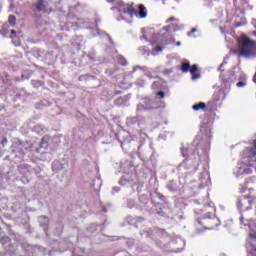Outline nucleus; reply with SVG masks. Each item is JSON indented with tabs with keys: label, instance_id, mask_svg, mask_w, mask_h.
<instances>
[{
	"label": "nucleus",
	"instance_id": "1",
	"mask_svg": "<svg viewBox=\"0 0 256 256\" xmlns=\"http://www.w3.org/2000/svg\"><path fill=\"white\" fill-rule=\"evenodd\" d=\"M213 122H203L200 126V133L192 143L189 150L181 149V153L185 159L178 167L177 170L183 175L195 173L199 169L201 161H207V151L203 149V143H209L213 133Z\"/></svg>",
	"mask_w": 256,
	"mask_h": 256
},
{
	"label": "nucleus",
	"instance_id": "2",
	"mask_svg": "<svg viewBox=\"0 0 256 256\" xmlns=\"http://www.w3.org/2000/svg\"><path fill=\"white\" fill-rule=\"evenodd\" d=\"M242 157L248 159V163H240L235 172L236 177H241V175H251L253 169L256 170V140H254L253 148H246Z\"/></svg>",
	"mask_w": 256,
	"mask_h": 256
},
{
	"label": "nucleus",
	"instance_id": "3",
	"mask_svg": "<svg viewBox=\"0 0 256 256\" xmlns=\"http://www.w3.org/2000/svg\"><path fill=\"white\" fill-rule=\"evenodd\" d=\"M118 13H120L121 19H127V16L131 18L139 16V19H145L147 17V8L145 5L140 4L138 6V12L130 6L129 4H125L123 2L118 3Z\"/></svg>",
	"mask_w": 256,
	"mask_h": 256
},
{
	"label": "nucleus",
	"instance_id": "4",
	"mask_svg": "<svg viewBox=\"0 0 256 256\" xmlns=\"http://www.w3.org/2000/svg\"><path fill=\"white\" fill-rule=\"evenodd\" d=\"M239 55L249 59L250 57H256V42L248 37H241L238 39Z\"/></svg>",
	"mask_w": 256,
	"mask_h": 256
},
{
	"label": "nucleus",
	"instance_id": "5",
	"mask_svg": "<svg viewBox=\"0 0 256 256\" xmlns=\"http://www.w3.org/2000/svg\"><path fill=\"white\" fill-rule=\"evenodd\" d=\"M27 149H29V144L21 142V140H17L11 146V151L14 154V157H18V159H22Z\"/></svg>",
	"mask_w": 256,
	"mask_h": 256
},
{
	"label": "nucleus",
	"instance_id": "6",
	"mask_svg": "<svg viewBox=\"0 0 256 256\" xmlns=\"http://www.w3.org/2000/svg\"><path fill=\"white\" fill-rule=\"evenodd\" d=\"M153 109H159V105L155 102V99L143 98L137 105L136 111H151Z\"/></svg>",
	"mask_w": 256,
	"mask_h": 256
},
{
	"label": "nucleus",
	"instance_id": "7",
	"mask_svg": "<svg viewBox=\"0 0 256 256\" xmlns=\"http://www.w3.org/2000/svg\"><path fill=\"white\" fill-rule=\"evenodd\" d=\"M145 124V118L142 116H130L126 119V125L127 127H133L134 125H138V127H141V125Z\"/></svg>",
	"mask_w": 256,
	"mask_h": 256
},
{
	"label": "nucleus",
	"instance_id": "8",
	"mask_svg": "<svg viewBox=\"0 0 256 256\" xmlns=\"http://www.w3.org/2000/svg\"><path fill=\"white\" fill-rule=\"evenodd\" d=\"M211 185V177L209 176V172L204 170L199 175V188L203 189V187H209Z\"/></svg>",
	"mask_w": 256,
	"mask_h": 256
},
{
	"label": "nucleus",
	"instance_id": "9",
	"mask_svg": "<svg viewBox=\"0 0 256 256\" xmlns=\"http://www.w3.org/2000/svg\"><path fill=\"white\" fill-rule=\"evenodd\" d=\"M205 208L210 210L203 215L202 219H212L216 211L215 204H213V202H210L205 205Z\"/></svg>",
	"mask_w": 256,
	"mask_h": 256
},
{
	"label": "nucleus",
	"instance_id": "10",
	"mask_svg": "<svg viewBox=\"0 0 256 256\" xmlns=\"http://www.w3.org/2000/svg\"><path fill=\"white\" fill-rule=\"evenodd\" d=\"M251 205V200H249V198L247 196H241L240 198H238L237 200V208L239 209V211H241V209H243V205Z\"/></svg>",
	"mask_w": 256,
	"mask_h": 256
},
{
	"label": "nucleus",
	"instance_id": "11",
	"mask_svg": "<svg viewBox=\"0 0 256 256\" xmlns=\"http://www.w3.org/2000/svg\"><path fill=\"white\" fill-rule=\"evenodd\" d=\"M127 222L129 223V225H134V227H138L139 223H143V218L129 216L127 218Z\"/></svg>",
	"mask_w": 256,
	"mask_h": 256
},
{
	"label": "nucleus",
	"instance_id": "12",
	"mask_svg": "<svg viewBox=\"0 0 256 256\" xmlns=\"http://www.w3.org/2000/svg\"><path fill=\"white\" fill-rule=\"evenodd\" d=\"M248 256H256V246L253 243L248 242L246 244Z\"/></svg>",
	"mask_w": 256,
	"mask_h": 256
},
{
	"label": "nucleus",
	"instance_id": "13",
	"mask_svg": "<svg viewBox=\"0 0 256 256\" xmlns=\"http://www.w3.org/2000/svg\"><path fill=\"white\" fill-rule=\"evenodd\" d=\"M38 221L40 223V226L44 227V231H45V229H47V225H49V218H47L45 216H40L38 218Z\"/></svg>",
	"mask_w": 256,
	"mask_h": 256
},
{
	"label": "nucleus",
	"instance_id": "14",
	"mask_svg": "<svg viewBox=\"0 0 256 256\" xmlns=\"http://www.w3.org/2000/svg\"><path fill=\"white\" fill-rule=\"evenodd\" d=\"M102 181L101 178H95L92 182V187L95 191H99L101 189Z\"/></svg>",
	"mask_w": 256,
	"mask_h": 256
},
{
	"label": "nucleus",
	"instance_id": "15",
	"mask_svg": "<svg viewBox=\"0 0 256 256\" xmlns=\"http://www.w3.org/2000/svg\"><path fill=\"white\" fill-rule=\"evenodd\" d=\"M167 189L169 191H171V193H175V191H177L178 187H177V182L175 181H169L167 184Z\"/></svg>",
	"mask_w": 256,
	"mask_h": 256
},
{
	"label": "nucleus",
	"instance_id": "16",
	"mask_svg": "<svg viewBox=\"0 0 256 256\" xmlns=\"http://www.w3.org/2000/svg\"><path fill=\"white\" fill-rule=\"evenodd\" d=\"M189 69H191V64L189 63V61L183 62L181 64L182 73H189Z\"/></svg>",
	"mask_w": 256,
	"mask_h": 256
},
{
	"label": "nucleus",
	"instance_id": "17",
	"mask_svg": "<svg viewBox=\"0 0 256 256\" xmlns=\"http://www.w3.org/2000/svg\"><path fill=\"white\" fill-rule=\"evenodd\" d=\"M35 9L38 12H45V4H43V0H38V2L35 4Z\"/></svg>",
	"mask_w": 256,
	"mask_h": 256
},
{
	"label": "nucleus",
	"instance_id": "18",
	"mask_svg": "<svg viewBox=\"0 0 256 256\" xmlns=\"http://www.w3.org/2000/svg\"><path fill=\"white\" fill-rule=\"evenodd\" d=\"M135 71H142V73H145L147 71V67H145V66L141 67L139 65L134 66L133 70H132V72L130 74V77H133V73H135Z\"/></svg>",
	"mask_w": 256,
	"mask_h": 256
},
{
	"label": "nucleus",
	"instance_id": "19",
	"mask_svg": "<svg viewBox=\"0 0 256 256\" xmlns=\"http://www.w3.org/2000/svg\"><path fill=\"white\" fill-rule=\"evenodd\" d=\"M205 107H207V105L205 104V102H200V103H198V104L193 105V106H192V109H193L194 111H199V110H201V109H205Z\"/></svg>",
	"mask_w": 256,
	"mask_h": 256
},
{
	"label": "nucleus",
	"instance_id": "20",
	"mask_svg": "<svg viewBox=\"0 0 256 256\" xmlns=\"http://www.w3.org/2000/svg\"><path fill=\"white\" fill-rule=\"evenodd\" d=\"M152 199H160V201H165V197L163 196V194L158 192H154L152 194Z\"/></svg>",
	"mask_w": 256,
	"mask_h": 256
},
{
	"label": "nucleus",
	"instance_id": "21",
	"mask_svg": "<svg viewBox=\"0 0 256 256\" xmlns=\"http://www.w3.org/2000/svg\"><path fill=\"white\" fill-rule=\"evenodd\" d=\"M161 51H163L162 46H156V47L152 50V55H157V53H161Z\"/></svg>",
	"mask_w": 256,
	"mask_h": 256
},
{
	"label": "nucleus",
	"instance_id": "22",
	"mask_svg": "<svg viewBox=\"0 0 256 256\" xmlns=\"http://www.w3.org/2000/svg\"><path fill=\"white\" fill-rule=\"evenodd\" d=\"M199 70V66H197L196 64L190 66L189 72L191 73V75L193 73H197V71Z\"/></svg>",
	"mask_w": 256,
	"mask_h": 256
},
{
	"label": "nucleus",
	"instance_id": "23",
	"mask_svg": "<svg viewBox=\"0 0 256 256\" xmlns=\"http://www.w3.org/2000/svg\"><path fill=\"white\" fill-rule=\"evenodd\" d=\"M34 131H36V133H43L45 131V128L41 127V125H36L34 126Z\"/></svg>",
	"mask_w": 256,
	"mask_h": 256
},
{
	"label": "nucleus",
	"instance_id": "24",
	"mask_svg": "<svg viewBox=\"0 0 256 256\" xmlns=\"http://www.w3.org/2000/svg\"><path fill=\"white\" fill-rule=\"evenodd\" d=\"M139 201H141V203H143L144 205H147L149 203V199H147V196L145 195L140 196Z\"/></svg>",
	"mask_w": 256,
	"mask_h": 256
},
{
	"label": "nucleus",
	"instance_id": "25",
	"mask_svg": "<svg viewBox=\"0 0 256 256\" xmlns=\"http://www.w3.org/2000/svg\"><path fill=\"white\" fill-rule=\"evenodd\" d=\"M127 207H128V209H133V207H135V200H133V199H128V201H127Z\"/></svg>",
	"mask_w": 256,
	"mask_h": 256
},
{
	"label": "nucleus",
	"instance_id": "26",
	"mask_svg": "<svg viewBox=\"0 0 256 256\" xmlns=\"http://www.w3.org/2000/svg\"><path fill=\"white\" fill-rule=\"evenodd\" d=\"M88 231H89V233H95V231H97V224H91L88 227Z\"/></svg>",
	"mask_w": 256,
	"mask_h": 256
},
{
	"label": "nucleus",
	"instance_id": "27",
	"mask_svg": "<svg viewBox=\"0 0 256 256\" xmlns=\"http://www.w3.org/2000/svg\"><path fill=\"white\" fill-rule=\"evenodd\" d=\"M130 181L129 179L125 178V177H122L119 181V184L120 185H129Z\"/></svg>",
	"mask_w": 256,
	"mask_h": 256
},
{
	"label": "nucleus",
	"instance_id": "28",
	"mask_svg": "<svg viewBox=\"0 0 256 256\" xmlns=\"http://www.w3.org/2000/svg\"><path fill=\"white\" fill-rule=\"evenodd\" d=\"M118 63H120V65H127V60L123 56H119Z\"/></svg>",
	"mask_w": 256,
	"mask_h": 256
},
{
	"label": "nucleus",
	"instance_id": "29",
	"mask_svg": "<svg viewBox=\"0 0 256 256\" xmlns=\"http://www.w3.org/2000/svg\"><path fill=\"white\" fill-rule=\"evenodd\" d=\"M16 21H17V19L15 18V16H9L8 22L10 25H12V26L15 25Z\"/></svg>",
	"mask_w": 256,
	"mask_h": 256
},
{
	"label": "nucleus",
	"instance_id": "30",
	"mask_svg": "<svg viewBox=\"0 0 256 256\" xmlns=\"http://www.w3.org/2000/svg\"><path fill=\"white\" fill-rule=\"evenodd\" d=\"M156 97H157L158 99H165V92H163V91L157 92V93H156Z\"/></svg>",
	"mask_w": 256,
	"mask_h": 256
},
{
	"label": "nucleus",
	"instance_id": "31",
	"mask_svg": "<svg viewBox=\"0 0 256 256\" xmlns=\"http://www.w3.org/2000/svg\"><path fill=\"white\" fill-rule=\"evenodd\" d=\"M191 79L195 81V79H201V74H195V72L192 74Z\"/></svg>",
	"mask_w": 256,
	"mask_h": 256
},
{
	"label": "nucleus",
	"instance_id": "32",
	"mask_svg": "<svg viewBox=\"0 0 256 256\" xmlns=\"http://www.w3.org/2000/svg\"><path fill=\"white\" fill-rule=\"evenodd\" d=\"M193 33H197V28H192L191 31L187 33L188 37H191Z\"/></svg>",
	"mask_w": 256,
	"mask_h": 256
},
{
	"label": "nucleus",
	"instance_id": "33",
	"mask_svg": "<svg viewBox=\"0 0 256 256\" xmlns=\"http://www.w3.org/2000/svg\"><path fill=\"white\" fill-rule=\"evenodd\" d=\"M136 85H138V87H145V82L144 81H141V80H138L136 82Z\"/></svg>",
	"mask_w": 256,
	"mask_h": 256
},
{
	"label": "nucleus",
	"instance_id": "34",
	"mask_svg": "<svg viewBox=\"0 0 256 256\" xmlns=\"http://www.w3.org/2000/svg\"><path fill=\"white\" fill-rule=\"evenodd\" d=\"M160 83L159 82H153L152 89H159Z\"/></svg>",
	"mask_w": 256,
	"mask_h": 256
},
{
	"label": "nucleus",
	"instance_id": "35",
	"mask_svg": "<svg viewBox=\"0 0 256 256\" xmlns=\"http://www.w3.org/2000/svg\"><path fill=\"white\" fill-rule=\"evenodd\" d=\"M119 191H121V189L119 187H117V186L112 188V194L119 193Z\"/></svg>",
	"mask_w": 256,
	"mask_h": 256
},
{
	"label": "nucleus",
	"instance_id": "36",
	"mask_svg": "<svg viewBox=\"0 0 256 256\" xmlns=\"http://www.w3.org/2000/svg\"><path fill=\"white\" fill-rule=\"evenodd\" d=\"M246 83L243 81H240L236 84L237 87H245Z\"/></svg>",
	"mask_w": 256,
	"mask_h": 256
},
{
	"label": "nucleus",
	"instance_id": "37",
	"mask_svg": "<svg viewBox=\"0 0 256 256\" xmlns=\"http://www.w3.org/2000/svg\"><path fill=\"white\" fill-rule=\"evenodd\" d=\"M123 103V97H120L116 100V105H121Z\"/></svg>",
	"mask_w": 256,
	"mask_h": 256
},
{
	"label": "nucleus",
	"instance_id": "38",
	"mask_svg": "<svg viewBox=\"0 0 256 256\" xmlns=\"http://www.w3.org/2000/svg\"><path fill=\"white\" fill-rule=\"evenodd\" d=\"M103 35H106V37H108L110 43L113 44V39H111V37L109 36V34H107V33L104 32Z\"/></svg>",
	"mask_w": 256,
	"mask_h": 256
},
{
	"label": "nucleus",
	"instance_id": "39",
	"mask_svg": "<svg viewBox=\"0 0 256 256\" xmlns=\"http://www.w3.org/2000/svg\"><path fill=\"white\" fill-rule=\"evenodd\" d=\"M2 145H3V147H5V145H7V138L2 139Z\"/></svg>",
	"mask_w": 256,
	"mask_h": 256
},
{
	"label": "nucleus",
	"instance_id": "40",
	"mask_svg": "<svg viewBox=\"0 0 256 256\" xmlns=\"http://www.w3.org/2000/svg\"><path fill=\"white\" fill-rule=\"evenodd\" d=\"M177 19L175 17H170L166 22L169 23L171 21H176Z\"/></svg>",
	"mask_w": 256,
	"mask_h": 256
},
{
	"label": "nucleus",
	"instance_id": "41",
	"mask_svg": "<svg viewBox=\"0 0 256 256\" xmlns=\"http://www.w3.org/2000/svg\"><path fill=\"white\" fill-rule=\"evenodd\" d=\"M88 58H89L90 61H95V56L88 55Z\"/></svg>",
	"mask_w": 256,
	"mask_h": 256
},
{
	"label": "nucleus",
	"instance_id": "42",
	"mask_svg": "<svg viewBox=\"0 0 256 256\" xmlns=\"http://www.w3.org/2000/svg\"><path fill=\"white\" fill-rule=\"evenodd\" d=\"M61 231H63V226L60 225L57 234L60 235V234H61Z\"/></svg>",
	"mask_w": 256,
	"mask_h": 256
},
{
	"label": "nucleus",
	"instance_id": "43",
	"mask_svg": "<svg viewBox=\"0 0 256 256\" xmlns=\"http://www.w3.org/2000/svg\"><path fill=\"white\" fill-rule=\"evenodd\" d=\"M224 65H227V61H225V60L223 61V63L220 64L219 70H221V67H223Z\"/></svg>",
	"mask_w": 256,
	"mask_h": 256
},
{
	"label": "nucleus",
	"instance_id": "44",
	"mask_svg": "<svg viewBox=\"0 0 256 256\" xmlns=\"http://www.w3.org/2000/svg\"><path fill=\"white\" fill-rule=\"evenodd\" d=\"M145 233H146V237H151V230H148Z\"/></svg>",
	"mask_w": 256,
	"mask_h": 256
},
{
	"label": "nucleus",
	"instance_id": "45",
	"mask_svg": "<svg viewBox=\"0 0 256 256\" xmlns=\"http://www.w3.org/2000/svg\"><path fill=\"white\" fill-rule=\"evenodd\" d=\"M103 213H107V206H102Z\"/></svg>",
	"mask_w": 256,
	"mask_h": 256
},
{
	"label": "nucleus",
	"instance_id": "46",
	"mask_svg": "<svg viewBox=\"0 0 256 256\" xmlns=\"http://www.w3.org/2000/svg\"><path fill=\"white\" fill-rule=\"evenodd\" d=\"M10 33H11L12 35H16V34H17V31L11 30Z\"/></svg>",
	"mask_w": 256,
	"mask_h": 256
},
{
	"label": "nucleus",
	"instance_id": "47",
	"mask_svg": "<svg viewBox=\"0 0 256 256\" xmlns=\"http://www.w3.org/2000/svg\"><path fill=\"white\" fill-rule=\"evenodd\" d=\"M140 39H141V41H143V39H144L145 41H148V40H147V37H145V36H141Z\"/></svg>",
	"mask_w": 256,
	"mask_h": 256
},
{
	"label": "nucleus",
	"instance_id": "48",
	"mask_svg": "<svg viewBox=\"0 0 256 256\" xmlns=\"http://www.w3.org/2000/svg\"><path fill=\"white\" fill-rule=\"evenodd\" d=\"M176 46L181 47V42L180 41L176 42Z\"/></svg>",
	"mask_w": 256,
	"mask_h": 256
},
{
	"label": "nucleus",
	"instance_id": "49",
	"mask_svg": "<svg viewBox=\"0 0 256 256\" xmlns=\"http://www.w3.org/2000/svg\"><path fill=\"white\" fill-rule=\"evenodd\" d=\"M96 31H97V34H98V35H100V36L103 35V34H101V31H99V29H96Z\"/></svg>",
	"mask_w": 256,
	"mask_h": 256
},
{
	"label": "nucleus",
	"instance_id": "50",
	"mask_svg": "<svg viewBox=\"0 0 256 256\" xmlns=\"http://www.w3.org/2000/svg\"><path fill=\"white\" fill-rule=\"evenodd\" d=\"M83 79H85V76H80L79 77V81H83Z\"/></svg>",
	"mask_w": 256,
	"mask_h": 256
},
{
	"label": "nucleus",
	"instance_id": "51",
	"mask_svg": "<svg viewBox=\"0 0 256 256\" xmlns=\"http://www.w3.org/2000/svg\"><path fill=\"white\" fill-rule=\"evenodd\" d=\"M240 223H243V216L240 217Z\"/></svg>",
	"mask_w": 256,
	"mask_h": 256
},
{
	"label": "nucleus",
	"instance_id": "52",
	"mask_svg": "<svg viewBox=\"0 0 256 256\" xmlns=\"http://www.w3.org/2000/svg\"><path fill=\"white\" fill-rule=\"evenodd\" d=\"M108 3H113V0H106Z\"/></svg>",
	"mask_w": 256,
	"mask_h": 256
},
{
	"label": "nucleus",
	"instance_id": "53",
	"mask_svg": "<svg viewBox=\"0 0 256 256\" xmlns=\"http://www.w3.org/2000/svg\"><path fill=\"white\" fill-rule=\"evenodd\" d=\"M236 27H241V23L236 24Z\"/></svg>",
	"mask_w": 256,
	"mask_h": 256
},
{
	"label": "nucleus",
	"instance_id": "54",
	"mask_svg": "<svg viewBox=\"0 0 256 256\" xmlns=\"http://www.w3.org/2000/svg\"><path fill=\"white\" fill-rule=\"evenodd\" d=\"M165 31H169V27H166V28H165Z\"/></svg>",
	"mask_w": 256,
	"mask_h": 256
},
{
	"label": "nucleus",
	"instance_id": "55",
	"mask_svg": "<svg viewBox=\"0 0 256 256\" xmlns=\"http://www.w3.org/2000/svg\"><path fill=\"white\" fill-rule=\"evenodd\" d=\"M248 209H250V208H249V207H246V208H245V211H248Z\"/></svg>",
	"mask_w": 256,
	"mask_h": 256
},
{
	"label": "nucleus",
	"instance_id": "56",
	"mask_svg": "<svg viewBox=\"0 0 256 256\" xmlns=\"http://www.w3.org/2000/svg\"><path fill=\"white\" fill-rule=\"evenodd\" d=\"M49 256H51V252H49Z\"/></svg>",
	"mask_w": 256,
	"mask_h": 256
}]
</instances>
